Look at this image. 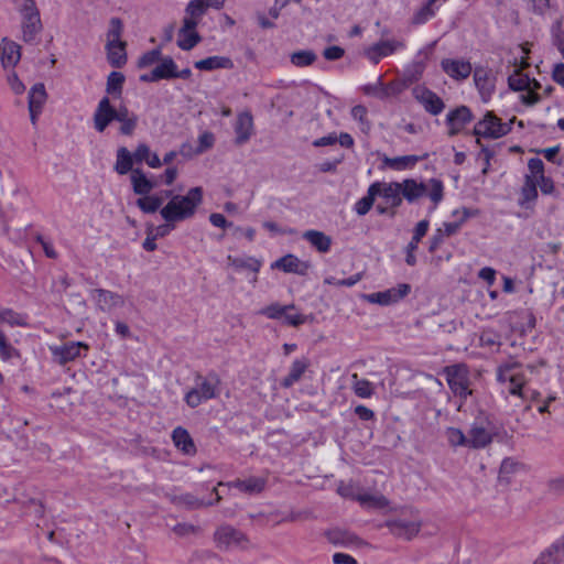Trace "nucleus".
<instances>
[{"mask_svg":"<svg viewBox=\"0 0 564 564\" xmlns=\"http://www.w3.org/2000/svg\"><path fill=\"white\" fill-rule=\"evenodd\" d=\"M202 202L203 188L192 187L186 195L172 196L160 214L166 223H181L194 217Z\"/></svg>","mask_w":564,"mask_h":564,"instance_id":"obj_1","label":"nucleus"},{"mask_svg":"<svg viewBox=\"0 0 564 564\" xmlns=\"http://www.w3.org/2000/svg\"><path fill=\"white\" fill-rule=\"evenodd\" d=\"M399 183L402 187V200L405 199L409 204H413L419 198L427 196L433 203L429 210L430 213L434 212L437 205L443 200L444 186L442 181L437 178H430L427 182L405 178Z\"/></svg>","mask_w":564,"mask_h":564,"instance_id":"obj_2","label":"nucleus"},{"mask_svg":"<svg viewBox=\"0 0 564 564\" xmlns=\"http://www.w3.org/2000/svg\"><path fill=\"white\" fill-rule=\"evenodd\" d=\"M384 527L388 528L392 535L399 539L412 540L419 534L422 528V520L417 510L412 507H405L388 518Z\"/></svg>","mask_w":564,"mask_h":564,"instance_id":"obj_3","label":"nucleus"},{"mask_svg":"<svg viewBox=\"0 0 564 564\" xmlns=\"http://www.w3.org/2000/svg\"><path fill=\"white\" fill-rule=\"evenodd\" d=\"M220 378L210 371L206 376L197 373L195 376V386L185 394V403L195 409L202 403L216 399L220 394Z\"/></svg>","mask_w":564,"mask_h":564,"instance_id":"obj_4","label":"nucleus"},{"mask_svg":"<svg viewBox=\"0 0 564 564\" xmlns=\"http://www.w3.org/2000/svg\"><path fill=\"white\" fill-rule=\"evenodd\" d=\"M214 542L218 550H245L249 546L248 536L230 524H221L214 532Z\"/></svg>","mask_w":564,"mask_h":564,"instance_id":"obj_5","label":"nucleus"},{"mask_svg":"<svg viewBox=\"0 0 564 564\" xmlns=\"http://www.w3.org/2000/svg\"><path fill=\"white\" fill-rule=\"evenodd\" d=\"M512 120L507 122H501V119L498 118L494 112L488 111L484 118L475 124L474 134L477 137V144L481 145L480 138H490L498 139L511 131Z\"/></svg>","mask_w":564,"mask_h":564,"instance_id":"obj_6","label":"nucleus"},{"mask_svg":"<svg viewBox=\"0 0 564 564\" xmlns=\"http://www.w3.org/2000/svg\"><path fill=\"white\" fill-rule=\"evenodd\" d=\"M444 373L452 392L465 401L471 394L467 366L463 364L447 366Z\"/></svg>","mask_w":564,"mask_h":564,"instance_id":"obj_7","label":"nucleus"},{"mask_svg":"<svg viewBox=\"0 0 564 564\" xmlns=\"http://www.w3.org/2000/svg\"><path fill=\"white\" fill-rule=\"evenodd\" d=\"M411 291L408 283H401L397 288H391L382 292L367 294L365 299L372 304L390 305L405 297Z\"/></svg>","mask_w":564,"mask_h":564,"instance_id":"obj_8","label":"nucleus"},{"mask_svg":"<svg viewBox=\"0 0 564 564\" xmlns=\"http://www.w3.org/2000/svg\"><path fill=\"white\" fill-rule=\"evenodd\" d=\"M116 118L117 111L111 105L110 98L108 96L102 97L99 100L93 117L95 129L98 132H104L112 121H116Z\"/></svg>","mask_w":564,"mask_h":564,"instance_id":"obj_9","label":"nucleus"},{"mask_svg":"<svg viewBox=\"0 0 564 564\" xmlns=\"http://www.w3.org/2000/svg\"><path fill=\"white\" fill-rule=\"evenodd\" d=\"M90 295L95 301L97 308L105 313H109L113 308L122 307L124 305V299L122 295L106 289H95L90 292Z\"/></svg>","mask_w":564,"mask_h":564,"instance_id":"obj_10","label":"nucleus"},{"mask_svg":"<svg viewBox=\"0 0 564 564\" xmlns=\"http://www.w3.org/2000/svg\"><path fill=\"white\" fill-rule=\"evenodd\" d=\"M474 82L484 101H488L496 88V76L487 67H476L474 69Z\"/></svg>","mask_w":564,"mask_h":564,"instance_id":"obj_11","label":"nucleus"},{"mask_svg":"<svg viewBox=\"0 0 564 564\" xmlns=\"http://www.w3.org/2000/svg\"><path fill=\"white\" fill-rule=\"evenodd\" d=\"M486 424H489L485 419H476L468 432V447L470 448H484L492 442V434L487 429Z\"/></svg>","mask_w":564,"mask_h":564,"instance_id":"obj_12","label":"nucleus"},{"mask_svg":"<svg viewBox=\"0 0 564 564\" xmlns=\"http://www.w3.org/2000/svg\"><path fill=\"white\" fill-rule=\"evenodd\" d=\"M88 345L82 341H69L62 346L52 348V354L59 365H66L82 356V350L87 351Z\"/></svg>","mask_w":564,"mask_h":564,"instance_id":"obj_13","label":"nucleus"},{"mask_svg":"<svg viewBox=\"0 0 564 564\" xmlns=\"http://www.w3.org/2000/svg\"><path fill=\"white\" fill-rule=\"evenodd\" d=\"M497 380L501 383H509L508 390L510 394L519 397L523 400L529 398V391L523 389L527 382V378L524 377L523 373L506 372L503 369L498 367Z\"/></svg>","mask_w":564,"mask_h":564,"instance_id":"obj_14","label":"nucleus"},{"mask_svg":"<svg viewBox=\"0 0 564 564\" xmlns=\"http://www.w3.org/2000/svg\"><path fill=\"white\" fill-rule=\"evenodd\" d=\"M473 113L467 106H459L451 110L446 116V124L448 126V135L453 137L458 134L466 124L473 120Z\"/></svg>","mask_w":564,"mask_h":564,"instance_id":"obj_15","label":"nucleus"},{"mask_svg":"<svg viewBox=\"0 0 564 564\" xmlns=\"http://www.w3.org/2000/svg\"><path fill=\"white\" fill-rule=\"evenodd\" d=\"M404 42L397 40H383L375 43L365 52L366 56L373 64H378L382 57L393 54L397 50L403 48Z\"/></svg>","mask_w":564,"mask_h":564,"instance_id":"obj_16","label":"nucleus"},{"mask_svg":"<svg viewBox=\"0 0 564 564\" xmlns=\"http://www.w3.org/2000/svg\"><path fill=\"white\" fill-rule=\"evenodd\" d=\"M22 39L25 43H34L37 34L42 31L40 11L21 13Z\"/></svg>","mask_w":564,"mask_h":564,"instance_id":"obj_17","label":"nucleus"},{"mask_svg":"<svg viewBox=\"0 0 564 564\" xmlns=\"http://www.w3.org/2000/svg\"><path fill=\"white\" fill-rule=\"evenodd\" d=\"M371 185H377L378 196H381L391 208L395 209L402 205V187L399 182H373Z\"/></svg>","mask_w":564,"mask_h":564,"instance_id":"obj_18","label":"nucleus"},{"mask_svg":"<svg viewBox=\"0 0 564 564\" xmlns=\"http://www.w3.org/2000/svg\"><path fill=\"white\" fill-rule=\"evenodd\" d=\"M234 130L236 133L235 143L237 145L247 143L253 134V117L251 112H240L237 116Z\"/></svg>","mask_w":564,"mask_h":564,"instance_id":"obj_19","label":"nucleus"},{"mask_svg":"<svg viewBox=\"0 0 564 564\" xmlns=\"http://www.w3.org/2000/svg\"><path fill=\"white\" fill-rule=\"evenodd\" d=\"M441 66L444 73L456 80L468 78L473 72L471 64L465 59L444 58Z\"/></svg>","mask_w":564,"mask_h":564,"instance_id":"obj_20","label":"nucleus"},{"mask_svg":"<svg viewBox=\"0 0 564 564\" xmlns=\"http://www.w3.org/2000/svg\"><path fill=\"white\" fill-rule=\"evenodd\" d=\"M534 564H564V534L542 551Z\"/></svg>","mask_w":564,"mask_h":564,"instance_id":"obj_21","label":"nucleus"},{"mask_svg":"<svg viewBox=\"0 0 564 564\" xmlns=\"http://www.w3.org/2000/svg\"><path fill=\"white\" fill-rule=\"evenodd\" d=\"M271 268L282 270L286 273L305 275L307 274L310 264L301 261L296 256L290 253L274 261Z\"/></svg>","mask_w":564,"mask_h":564,"instance_id":"obj_22","label":"nucleus"},{"mask_svg":"<svg viewBox=\"0 0 564 564\" xmlns=\"http://www.w3.org/2000/svg\"><path fill=\"white\" fill-rule=\"evenodd\" d=\"M430 223L427 219H423L419 221L414 228L413 236L409 245L406 246L405 252V262L413 267L416 263V257L414 252L419 248V243L422 240V238L426 235L429 230Z\"/></svg>","mask_w":564,"mask_h":564,"instance_id":"obj_23","label":"nucleus"},{"mask_svg":"<svg viewBox=\"0 0 564 564\" xmlns=\"http://www.w3.org/2000/svg\"><path fill=\"white\" fill-rule=\"evenodd\" d=\"M227 485L248 495H258L264 490L267 478L251 476L247 479H235Z\"/></svg>","mask_w":564,"mask_h":564,"instance_id":"obj_24","label":"nucleus"},{"mask_svg":"<svg viewBox=\"0 0 564 564\" xmlns=\"http://www.w3.org/2000/svg\"><path fill=\"white\" fill-rule=\"evenodd\" d=\"M172 441L174 446L185 455L194 456L197 452L196 445L188 431L182 426H177L173 430Z\"/></svg>","mask_w":564,"mask_h":564,"instance_id":"obj_25","label":"nucleus"},{"mask_svg":"<svg viewBox=\"0 0 564 564\" xmlns=\"http://www.w3.org/2000/svg\"><path fill=\"white\" fill-rule=\"evenodd\" d=\"M447 0H427L411 19V23L413 25H422L429 22L436 15L438 9L444 4Z\"/></svg>","mask_w":564,"mask_h":564,"instance_id":"obj_26","label":"nucleus"},{"mask_svg":"<svg viewBox=\"0 0 564 564\" xmlns=\"http://www.w3.org/2000/svg\"><path fill=\"white\" fill-rule=\"evenodd\" d=\"M107 61L113 68H121L127 64V43H106Z\"/></svg>","mask_w":564,"mask_h":564,"instance_id":"obj_27","label":"nucleus"},{"mask_svg":"<svg viewBox=\"0 0 564 564\" xmlns=\"http://www.w3.org/2000/svg\"><path fill=\"white\" fill-rule=\"evenodd\" d=\"M133 192L141 197L150 195V193L156 187V182L151 181L140 169H134L130 176Z\"/></svg>","mask_w":564,"mask_h":564,"instance_id":"obj_28","label":"nucleus"},{"mask_svg":"<svg viewBox=\"0 0 564 564\" xmlns=\"http://www.w3.org/2000/svg\"><path fill=\"white\" fill-rule=\"evenodd\" d=\"M0 57L4 67L14 66L21 57L20 45L4 37L0 44Z\"/></svg>","mask_w":564,"mask_h":564,"instance_id":"obj_29","label":"nucleus"},{"mask_svg":"<svg viewBox=\"0 0 564 564\" xmlns=\"http://www.w3.org/2000/svg\"><path fill=\"white\" fill-rule=\"evenodd\" d=\"M213 494H215V500L204 501L203 499L197 498L193 494H183L180 496H175L172 501L175 505L185 506L188 509H198L206 506H213L218 503L221 499L216 488L213 489Z\"/></svg>","mask_w":564,"mask_h":564,"instance_id":"obj_30","label":"nucleus"},{"mask_svg":"<svg viewBox=\"0 0 564 564\" xmlns=\"http://www.w3.org/2000/svg\"><path fill=\"white\" fill-rule=\"evenodd\" d=\"M416 98L431 115H440L445 108L444 101L430 89H422L420 95H416Z\"/></svg>","mask_w":564,"mask_h":564,"instance_id":"obj_31","label":"nucleus"},{"mask_svg":"<svg viewBox=\"0 0 564 564\" xmlns=\"http://www.w3.org/2000/svg\"><path fill=\"white\" fill-rule=\"evenodd\" d=\"M195 68L199 70H215V69H232L234 62L227 56H209L207 58L194 63Z\"/></svg>","mask_w":564,"mask_h":564,"instance_id":"obj_32","label":"nucleus"},{"mask_svg":"<svg viewBox=\"0 0 564 564\" xmlns=\"http://www.w3.org/2000/svg\"><path fill=\"white\" fill-rule=\"evenodd\" d=\"M303 239L311 243L318 252L326 253L330 250L332 238L319 230H306Z\"/></svg>","mask_w":564,"mask_h":564,"instance_id":"obj_33","label":"nucleus"},{"mask_svg":"<svg viewBox=\"0 0 564 564\" xmlns=\"http://www.w3.org/2000/svg\"><path fill=\"white\" fill-rule=\"evenodd\" d=\"M308 361L305 358L296 359L292 362L290 371L286 377L281 381L283 388H291L294 383L300 381L308 367Z\"/></svg>","mask_w":564,"mask_h":564,"instance_id":"obj_34","label":"nucleus"},{"mask_svg":"<svg viewBox=\"0 0 564 564\" xmlns=\"http://www.w3.org/2000/svg\"><path fill=\"white\" fill-rule=\"evenodd\" d=\"M326 536L335 545L351 546L359 542V538L356 534L341 529L329 530L326 532Z\"/></svg>","mask_w":564,"mask_h":564,"instance_id":"obj_35","label":"nucleus"},{"mask_svg":"<svg viewBox=\"0 0 564 564\" xmlns=\"http://www.w3.org/2000/svg\"><path fill=\"white\" fill-rule=\"evenodd\" d=\"M475 213L471 212L470 209L468 208H463L462 210H454L453 212V217L456 218V220L454 221H451V223H444L443 224V232L445 235V237H451L455 234L458 232V230L460 229L462 225L470 217L473 216Z\"/></svg>","mask_w":564,"mask_h":564,"instance_id":"obj_36","label":"nucleus"},{"mask_svg":"<svg viewBox=\"0 0 564 564\" xmlns=\"http://www.w3.org/2000/svg\"><path fill=\"white\" fill-rule=\"evenodd\" d=\"M378 196L377 185H371L368 187L367 194L358 199L354 206V210L359 216H365L371 209L375 204L376 197Z\"/></svg>","mask_w":564,"mask_h":564,"instance_id":"obj_37","label":"nucleus"},{"mask_svg":"<svg viewBox=\"0 0 564 564\" xmlns=\"http://www.w3.org/2000/svg\"><path fill=\"white\" fill-rule=\"evenodd\" d=\"M133 162L134 159L130 151L124 147L119 148L117 151L115 171L120 175H124L130 171L132 172L134 170L132 169Z\"/></svg>","mask_w":564,"mask_h":564,"instance_id":"obj_38","label":"nucleus"},{"mask_svg":"<svg viewBox=\"0 0 564 564\" xmlns=\"http://www.w3.org/2000/svg\"><path fill=\"white\" fill-rule=\"evenodd\" d=\"M419 161L420 158L416 155H403L397 158L384 156L382 160L386 166L397 171L413 167Z\"/></svg>","mask_w":564,"mask_h":564,"instance_id":"obj_39","label":"nucleus"},{"mask_svg":"<svg viewBox=\"0 0 564 564\" xmlns=\"http://www.w3.org/2000/svg\"><path fill=\"white\" fill-rule=\"evenodd\" d=\"M46 98L47 94L44 84L37 83L33 85L29 91V111H33L36 108L43 109Z\"/></svg>","mask_w":564,"mask_h":564,"instance_id":"obj_40","label":"nucleus"},{"mask_svg":"<svg viewBox=\"0 0 564 564\" xmlns=\"http://www.w3.org/2000/svg\"><path fill=\"white\" fill-rule=\"evenodd\" d=\"M124 75L119 72H111L107 77L106 91L108 95H111L113 98L121 97Z\"/></svg>","mask_w":564,"mask_h":564,"instance_id":"obj_41","label":"nucleus"},{"mask_svg":"<svg viewBox=\"0 0 564 564\" xmlns=\"http://www.w3.org/2000/svg\"><path fill=\"white\" fill-rule=\"evenodd\" d=\"M163 196L147 195L138 198L135 204L144 214H153L160 209L163 204Z\"/></svg>","mask_w":564,"mask_h":564,"instance_id":"obj_42","label":"nucleus"},{"mask_svg":"<svg viewBox=\"0 0 564 564\" xmlns=\"http://www.w3.org/2000/svg\"><path fill=\"white\" fill-rule=\"evenodd\" d=\"M352 390L355 394L362 399L371 398L375 393L373 384L367 379H359L357 373L351 376Z\"/></svg>","mask_w":564,"mask_h":564,"instance_id":"obj_43","label":"nucleus"},{"mask_svg":"<svg viewBox=\"0 0 564 564\" xmlns=\"http://www.w3.org/2000/svg\"><path fill=\"white\" fill-rule=\"evenodd\" d=\"M202 41V36L196 31H178L177 46L183 51H191Z\"/></svg>","mask_w":564,"mask_h":564,"instance_id":"obj_44","label":"nucleus"},{"mask_svg":"<svg viewBox=\"0 0 564 564\" xmlns=\"http://www.w3.org/2000/svg\"><path fill=\"white\" fill-rule=\"evenodd\" d=\"M228 264L237 270L247 269L252 272H258L261 268V262L252 257L237 258L232 256L227 257Z\"/></svg>","mask_w":564,"mask_h":564,"instance_id":"obj_45","label":"nucleus"},{"mask_svg":"<svg viewBox=\"0 0 564 564\" xmlns=\"http://www.w3.org/2000/svg\"><path fill=\"white\" fill-rule=\"evenodd\" d=\"M177 65L171 56L160 58V64L154 67L155 72H159L160 79H172L175 78Z\"/></svg>","mask_w":564,"mask_h":564,"instance_id":"obj_46","label":"nucleus"},{"mask_svg":"<svg viewBox=\"0 0 564 564\" xmlns=\"http://www.w3.org/2000/svg\"><path fill=\"white\" fill-rule=\"evenodd\" d=\"M123 23L120 18L113 17L109 20V28L106 34L107 43H126L121 40Z\"/></svg>","mask_w":564,"mask_h":564,"instance_id":"obj_47","label":"nucleus"},{"mask_svg":"<svg viewBox=\"0 0 564 564\" xmlns=\"http://www.w3.org/2000/svg\"><path fill=\"white\" fill-rule=\"evenodd\" d=\"M291 63L296 67H305L312 65L317 56L311 50H302L291 54Z\"/></svg>","mask_w":564,"mask_h":564,"instance_id":"obj_48","label":"nucleus"},{"mask_svg":"<svg viewBox=\"0 0 564 564\" xmlns=\"http://www.w3.org/2000/svg\"><path fill=\"white\" fill-rule=\"evenodd\" d=\"M293 310H295L294 304L280 305L279 303H273L267 307H263L260 311V314L264 315L271 319H279V318H282L283 315H285V312L293 311Z\"/></svg>","mask_w":564,"mask_h":564,"instance_id":"obj_49","label":"nucleus"},{"mask_svg":"<svg viewBox=\"0 0 564 564\" xmlns=\"http://www.w3.org/2000/svg\"><path fill=\"white\" fill-rule=\"evenodd\" d=\"M552 43L564 57V30L563 18H558L551 26Z\"/></svg>","mask_w":564,"mask_h":564,"instance_id":"obj_50","label":"nucleus"},{"mask_svg":"<svg viewBox=\"0 0 564 564\" xmlns=\"http://www.w3.org/2000/svg\"><path fill=\"white\" fill-rule=\"evenodd\" d=\"M508 85L510 89L514 91L527 90L531 87V78L528 75L514 70V73L508 77Z\"/></svg>","mask_w":564,"mask_h":564,"instance_id":"obj_51","label":"nucleus"},{"mask_svg":"<svg viewBox=\"0 0 564 564\" xmlns=\"http://www.w3.org/2000/svg\"><path fill=\"white\" fill-rule=\"evenodd\" d=\"M522 200L521 204H525L534 200L538 197L536 182L530 175L525 176L524 184L521 189Z\"/></svg>","mask_w":564,"mask_h":564,"instance_id":"obj_52","label":"nucleus"},{"mask_svg":"<svg viewBox=\"0 0 564 564\" xmlns=\"http://www.w3.org/2000/svg\"><path fill=\"white\" fill-rule=\"evenodd\" d=\"M208 9L209 8L206 0H191L186 4L185 13L187 15H193V18H196L200 21Z\"/></svg>","mask_w":564,"mask_h":564,"instance_id":"obj_53","label":"nucleus"},{"mask_svg":"<svg viewBox=\"0 0 564 564\" xmlns=\"http://www.w3.org/2000/svg\"><path fill=\"white\" fill-rule=\"evenodd\" d=\"M447 441L452 446H467L468 436H466L462 430L457 427H448L446 430Z\"/></svg>","mask_w":564,"mask_h":564,"instance_id":"obj_54","label":"nucleus"},{"mask_svg":"<svg viewBox=\"0 0 564 564\" xmlns=\"http://www.w3.org/2000/svg\"><path fill=\"white\" fill-rule=\"evenodd\" d=\"M366 94H373L377 95L379 98H386L389 97L392 94H395L397 90L394 88L393 84H389L387 86H382L381 83H379V86L377 85H369L365 87Z\"/></svg>","mask_w":564,"mask_h":564,"instance_id":"obj_55","label":"nucleus"},{"mask_svg":"<svg viewBox=\"0 0 564 564\" xmlns=\"http://www.w3.org/2000/svg\"><path fill=\"white\" fill-rule=\"evenodd\" d=\"M215 143V137L212 132L205 131L198 137V145L195 149L196 154H202L213 148Z\"/></svg>","mask_w":564,"mask_h":564,"instance_id":"obj_56","label":"nucleus"},{"mask_svg":"<svg viewBox=\"0 0 564 564\" xmlns=\"http://www.w3.org/2000/svg\"><path fill=\"white\" fill-rule=\"evenodd\" d=\"M161 58V51L159 48L151 50L144 53L138 61L139 68H145L159 62Z\"/></svg>","mask_w":564,"mask_h":564,"instance_id":"obj_57","label":"nucleus"},{"mask_svg":"<svg viewBox=\"0 0 564 564\" xmlns=\"http://www.w3.org/2000/svg\"><path fill=\"white\" fill-rule=\"evenodd\" d=\"M0 322L8 323L11 326L23 325L22 316L11 308L0 311Z\"/></svg>","mask_w":564,"mask_h":564,"instance_id":"obj_58","label":"nucleus"},{"mask_svg":"<svg viewBox=\"0 0 564 564\" xmlns=\"http://www.w3.org/2000/svg\"><path fill=\"white\" fill-rule=\"evenodd\" d=\"M425 69L424 59H415L411 66L406 69V77L409 80L414 82L420 78Z\"/></svg>","mask_w":564,"mask_h":564,"instance_id":"obj_59","label":"nucleus"},{"mask_svg":"<svg viewBox=\"0 0 564 564\" xmlns=\"http://www.w3.org/2000/svg\"><path fill=\"white\" fill-rule=\"evenodd\" d=\"M480 344L484 347H499L501 345L500 336L492 330H485L480 335Z\"/></svg>","mask_w":564,"mask_h":564,"instance_id":"obj_60","label":"nucleus"},{"mask_svg":"<svg viewBox=\"0 0 564 564\" xmlns=\"http://www.w3.org/2000/svg\"><path fill=\"white\" fill-rule=\"evenodd\" d=\"M519 467V463L513 458L507 457L502 460L499 469V475L501 478H508L511 474H513Z\"/></svg>","mask_w":564,"mask_h":564,"instance_id":"obj_61","label":"nucleus"},{"mask_svg":"<svg viewBox=\"0 0 564 564\" xmlns=\"http://www.w3.org/2000/svg\"><path fill=\"white\" fill-rule=\"evenodd\" d=\"M118 122L121 123L119 129L120 133L123 135H131L138 126V116L135 115L130 118L121 119Z\"/></svg>","mask_w":564,"mask_h":564,"instance_id":"obj_62","label":"nucleus"},{"mask_svg":"<svg viewBox=\"0 0 564 564\" xmlns=\"http://www.w3.org/2000/svg\"><path fill=\"white\" fill-rule=\"evenodd\" d=\"M480 152L478 154V159L482 160L484 161V167L481 170V173L484 175H486L489 171V167H490V160L494 158L495 155V152L492 150H490L489 148L485 147V145H480Z\"/></svg>","mask_w":564,"mask_h":564,"instance_id":"obj_63","label":"nucleus"},{"mask_svg":"<svg viewBox=\"0 0 564 564\" xmlns=\"http://www.w3.org/2000/svg\"><path fill=\"white\" fill-rule=\"evenodd\" d=\"M14 3L20 14L40 11L35 0H14Z\"/></svg>","mask_w":564,"mask_h":564,"instance_id":"obj_64","label":"nucleus"}]
</instances>
